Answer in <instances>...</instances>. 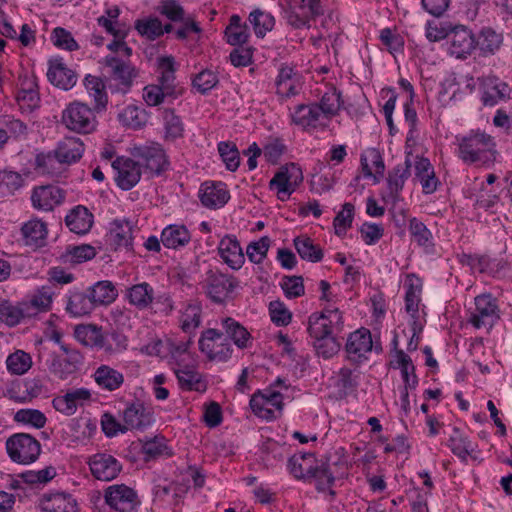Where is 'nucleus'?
I'll return each instance as SVG.
<instances>
[{
	"label": "nucleus",
	"mask_w": 512,
	"mask_h": 512,
	"mask_svg": "<svg viewBox=\"0 0 512 512\" xmlns=\"http://www.w3.org/2000/svg\"><path fill=\"white\" fill-rule=\"evenodd\" d=\"M226 334L231 338L235 345L239 348L247 347L250 340V333L239 322L231 317H227L222 321Z\"/></svg>",
	"instance_id": "obj_43"
},
{
	"label": "nucleus",
	"mask_w": 512,
	"mask_h": 512,
	"mask_svg": "<svg viewBox=\"0 0 512 512\" xmlns=\"http://www.w3.org/2000/svg\"><path fill=\"white\" fill-rule=\"evenodd\" d=\"M281 287L288 298L300 297L305 292L302 276H284Z\"/></svg>",
	"instance_id": "obj_63"
},
{
	"label": "nucleus",
	"mask_w": 512,
	"mask_h": 512,
	"mask_svg": "<svg viewBox=\"0 0 512 512\" xmlns=\"http://www.w3.org/2000/svg\"><path fill=\"white\" fill-rule=\"evenodd\" d=\"M21 89L18 94V100L27 101L29 106H37L40 97L38 93V83L35 75H24L20 77Z\"/></svg>",
	"instance_id": "obj_47"
},
{
	"label": "nucleus",
	"mask_w": 512,
	"mask_h": 512,
	"mask_svg": "<svg viewBox=\"0 0 512 512\" xmlns=\"http://www.w3.org/2000/svg\"><path fill=\"white\" fill-rule=\"evenodd\" d=\"M270 318L277 326H287L292 319V314L281 301H272L269 304Z\"/></svg>",
	"instance_id": "obj_61"
},
{
	"label": "nucleus",
	"mask_w": 512,
	"mask_h": 512,
	"mask_svg": "<svg viewBox=\"0 0 512 512\" xmlns=\"http://www.w3.org/2000/svg\"><path fill=\"white\" fill-rule=\"evenodd\" d=\"M450 53L465 58L475 50L474 34L465 26H456L450 35Z\"/></svg>",
	"instance_id": "obj_19"
},
{
	"label": "nucleus",
	"mask_w": 512,
	"mask_h": 512,
	"mask_svg": "<svg viewBox=\"0 0 512 512\" xmlns=\"http://www.w3.org/2000/svg\"><path fill=\"white\" fill-rule=\"evenodd\" d=\"M249 22L252 25L257 37L263 38L275 25L274 16L259 8L249 14Z\"/></svg>",
	"instance_id": "obj_42"
},
{
	"label": "nucleus",
	"mask_w": 512,
	"mask_h": 512,
	"mask_svg": "<svg viewBox=\"0 0 512 512\" xmlns=\"http://www.w3.org/2000/svg\"><path fill=\"white\" fill-rule=\"evenodd\" d=\"M303 181L301 168L295 164L282 166L269 182L270 189H276L278 199L285 201Z\"/></svg>",
	"instance_id": "obj_7"
},
{
	"label": "nucleus",
	"mask_w": 512,
	"mask_h": 512,
	"mask_svg": "<svg viewBox=\"0 0 512 512\" xmlns=\"http://www.w3.org/2000/svg\"><path fill=\"white\" fill-rule=\"evenodd\" d=\"M239 285L238 280L218 271H208L203 282V288L207 297L214 303H224L230 294Z\"/></svg>",
	"instance_id": "obj_5"
},
{
	"label": "nucleus",
	"mask_w": 512,
	"mask_h": 512,
	"mask_svg": "<svg viewBox=\"0 0 512 512\" xmlns=\"http://www.w3.org/2000/svg\"><path fill=\"white\" fill-rule=\"evenodd\" d=\"M47 77L51 84L64 90L71 89L77 82L76 73L66 67L61 59L50 61Z\"/></svg>",
	"instance_id": "obj_24"
},
{
	"label": "nucleus",
	"mask_w": 512,
	"mask_h": 512,
	"mask_svg": "<svg viewBox=\"0 0 512 512\" xmlns=\"http://www.w3.org/2000/svg\"><path fill=\"white\" fill-rule=\"evenodd\" d=\"M475 50L479 56L489 57L495 55L503 45V34L491 27H483L474 34Z\"/></svg>",
	"instance_id": "obj_16"
},
{
	"label": "nucleus",
	"mask_w": 512,
	"mask_h": 512,
	"mask_svg": "<svg viewBox=\"0 0 512 512\" xmlns=\"http://www.w3.org/2000/svg\"><path fill=\"white\" fill-rule=\"evenodd\" d=\"M14 420L24 424H31L38 429L44 427L47 421L45 415L36 409H20L15 413Z\"/></svg>",
	"instance_id": "obj_58"
},
{
	"label": "nucleus",
	"mask_w": 512,
	"mask_h": 512,
	"mask_svg": "<svg viewBox=\"0 0 512 512\" xmlns=\"http://www.w3.org/2000/svg\"><path fill=\"white\" fill-rule=\"evenodd\" d=\"M91 399V392L87 388H72L64 395L56 396L53 401V407L60 413L71 416L75 414L78 406H83L85 402Z\"/></svg>",
	"instance_id": "obj_12"
},
{
	"label": "nucleus",
	"mask_w": 512,
	"mask_h": 512,
	"mask_svg": "<svg viewBox=\"0 0 512 512\" xmlns=\"http://www.w3.org/2000/svg\"><path fill=\"white\" fill-rule=\"evenodd\" d=\"M94 108L81 101L71 102L62 112V124L69 130L89 134L96 129L97 119Z\"/></svg>",
	"instance_id": "obj_3"
},
{
	"label": "nucleus",
	"mask_w": 512,
	"mask_h": 512,
	"mask_svg": "<svg viewBox=\"0 0 512 512\" xmlns=\"http://www.w3.org/2000/svg\"><path fill=\"white\" fill-rule=\"evenodd\" d=\"M53 292L50 287L43 286L38 290L37 294L32 297L29 304H23L24 308L31 315L36 314L40 311H46L49 309L52 302Z\"/></svg>",
	"instance_id": "obj_50"
},
{
	"label": "nucleus",
	"mask_w": 512,
	"mask_h": 512,
	"mask_svg": "<svg viewBox=\"0 0 512 512\" xmlns=\"http://www.w3.org/2000/svg\"><path fill=\"white\" fill-rule=\"evenodd\" d=\"M163 119L165 123V138L167 140H175L183 135V123L181 119L175 115L172 109L163 111Z\"/></svg>",
	"instance_id": "obj_51"
},
{
	"label": "nucleus",
	"mask_w": 512,
	"mask_h": 512,
	"mask_svg": "<svg viewBox=\"0 0 512 512\" xmlns=\"http://www.w3.org/2000/svg\"><path fill=\"white\" fill-rule=\"evenodd\" d=\"M111 237L117 248L132 246V226L129 221L115 220L111 229Z\"/></svg>",
	"instance_id": "obj_46"
},
{
	"label": "nucleus",
	"mask_w": 512,
	"mask_h": 512,
	"mask_svg": "<svg viewBox=\"0 0 512 512\" xmlns=\"http://www.w3.org/2000/svg\"><path fill=\"white\" fill-rule=\"evenodd\" d=\"M75 338L85 346L88 347H103L104 337L101 329L96 325H77L74 330Z\"/></svg>",
	"instance_id": "obj_37"
},
{
	"label": "nucleus",
	"mask_w": 512,
	"mask_h": 512,
	"mask_svg": "<svg viewBox=\"0 0 512 512\" xmlns=\"http://www.w3.org/2000/svg\"><path fill=\"white\" fill-rule=\"evenodd\" d=\"M218 252L222 260L234 270L240 269L245 262L243 250L234 235H226L221 239Z\"/></svg>",
	"instance_id": "obj_20"
},
{
	"label": "nucleus",
	"mask_w": 512,
	"mask_h": 512,
	"mask_svg": "<svg viewBox=\"0 0 512 512\" xmlns=\"http://www.w3.org/2000/svg\"><path fill=\"white\" fill-rule=\"evenodd\" d=\"M84 152V143L78 137H65L54 151L58 162L72 164L79 161Z\"/></svg>",
	"instance_id": "obj_25"
},
{
	"label": "nucleus",
	"mask_w": 512,
	"mask_h": 512,
	"mask_svg": "<svg viewBox=\"0 0 512 512\" xmlns=\"http://www.w3.org/2000/svg\"><path fill=\"white\" fill-rule=\"evenodd\" d=\"M106 504L118 512H136L139 504L136 492L124 485H112L105 490Z\"/></svg>",
	"instance_id": "obj_9"
},
{
	"label": "nucleus",
	"mask_w": 512,
	"mask_h": 512,
	"mask_svg": "<svg viewBox=\"0 0 512 512\" xmlns=\"http://www.w3.org/2000/svg\"><path fill=\"white\" fill-rule=\"evenodd\" d=\"M87 290L95 307L109 305L115 301L118 296V291L114 284L111 281L106 280L98 281Z\"/></svg>",
	"instance_id": "obj_31"
},
{
	"label": "nucleus",
	"mask_w": 512,
	"mask_h": 512,
	"mask_svg": "<svg viewBox=\"0 0 512 512\" xmlns=\"http://www.w3.org/2000/svg\"><path fill=\"white\" fill-rule=\"evenodd\" d=\"M190 233L185 226L169 225L161 233V242L167 248L177 249L190 241Z\"/></svg>",
	"instance_id": "obj_33"
},
{
	"label": "nucleus",
	"mask_w": 512,
	"mask_h": 512,
	"mask_svg": "<svg viewBox=\"0 0 512 512\" xmlns=\"http://www.w3.org/2000/svg\"><path fill=\"white\" fill-rule=\"evenodd\" d=\"M47 226L44 222L34 219L23 224L21 234L26 245L41 247L47 236Z\"/></svg>",
	"instance_id": "obj_34"
},
{
	"label": "nucleus",
	"mask_w": 512,
	"mask_h": 512,
	"mask_svg": "<svg viewBox=\"0 0 512 512\" xmlns=\"http://www.w3.org/2000/svg\"><path fill=\"white\" fill-rule=\"evenodd\" d=\"M133 155L138 159L140 167L152 175L162 174L170 165L164 149L158 143L135 147Z\"/></svg>",
	"instance_id": "obj_6"
},
{
	"label": "nucleus",
	"mask_w": 512,
	"mask_h": 512,
	"mask_svg": "<svg viewBox=\"0 0 512 512\" xmlns=\"http://www.w3.org/2000/svg\"><path fill=\"white\" fill-rule=\"evenodd\" d=\"M293 242L297 253L303 260L316 263L323 259V250L320 246L315 245L312 239L296 237Z\"/></svg>",
	"instance_id": "obj_41"
},
{
	"label": "nucleus",
	"mask_w": 512,
	"mask_h": 512,
	"mask_svg": "<svg viewBox=\"0 0 512 512\" xmlns=\"http://www.w3.org/2000/svg\"><path fill=\"white\" fill-rule=\"evenodd\" d=\"M448 446L452 453L463 462H466L467 457L474 451L471 441L457 427L453 428V432L448 440Z\"/></svg>",
	"instance_id": "obj_39"
},
{
	"label": "nucleus",
	"mask_w": 512,
	"mask_h": 512,
	"mask_svg": "<svg viewBox=\"0 0 512 512\" xmlns=\"http://www.w3.org/2000/svg\"><path fill=\"white\" fill-rule=\"evenodd\" d=\"M334 386L337 389V397L340 399L346 398L358 386L357 375L354 374L353 370L343 367L337 373Z\"/></svg>",
	"instance_id": "obj_40"
},
{
	"label": "nucleus",
	"mask_w": 512,
	"mask_h": 512,
	"mask_svg": "<svg viewBox=\"0 0 512 512\" xmlns=\"http://www.w3.org/2000/svg\"><path fill=\"white\" fill-rule=\"evenodd\" d=\"M135 28L142 36H146L150 40H155L163 35L162 23L158 18L137 20Z\"/></svg>",
	"instance_id": "obj_57"
},
{
	"label": "nucleus",
	"mask_w": 512,
	"mask_h": 512,
	"mask_svg": "<svg viewBox=\"0 0 512 512\" xmlns=\"http://www.w3.org/2000/svg\"><path fill=\"white\" fill-rule=\"evenodd\" d=\"M372 347L373 342L370 331L361 328L349 335L345 349L350 359L357 360L364 357L367 352H370Z\"/></svg>",
	"instance_id": "obj_23"
},
{
	"label": "nucleus",
	"mask_w": 512,
	"mask_h": 512,
	"mask_svg": "<svg viewBox=\"0 0 512 512\" xmlns=\"http://www.w3.org/2000/svg\"><path fill=\"white\" fill-rule=\"evenodd\" d=\"M93 223V214L83 205H77L65 217V224L70 231L80 235L88 233Z\"/></svg>",
	"instance_id": "obj_26"
},
{
	"label": "nucleus",
	"mask_w": 512,
	"mask_h": 512,
	"mask_svg": "<svg viewBox=\"0 0 512 512\" xmlns=\"http://www.w3.org/2000/svg\"><path fill=\"white\" fill-rule=\"evenodd\" d=\"M201 323V307L196 303L187 305L181 316V328L184 332H190Z\"/></svg>",
	"instance_id": "obj_56"
},
{
	"label": "nucleus",
	"mask_w": 512,
	"mask_h": 512,
	"mask_svg": "<svg viewBox=\"0 0 512 512\" xmlns=\"http://www.w3.org/2000/svg\"><path fill=\"white\" fill-rule=\"evenodd\" d=\"M176 376L180 387L185 390H194L204 392L206 390V383L202 380L201 375L192 369H179L176 371Z\"/></svg>",
	"instance_id": "obj_45"
},
{
	"label": "nucleus",
	"mask_w": 512,
	"mask_h": 512,
	"mask_svg": "<svg viewBox=\"0 0 512 512\" xmlns=\"http://www.w3.org/2000/svg\"><path fill=\"white\" fill-rule=\"evenodd\" d=\"M217 75L211 70H203L193 79V86L201 94H206L213 89L218 83Z\"/></svg>",
	"instance_id": "obj_62"
},
{
	"label": "nucleus",
	"mask_w": 512,
	"mask_h": 512,
	"mask_svg": "<svg viewBox=\"0 0 512 512\" xmlns=\"http://www.w3.org/2000/svg\"><path fill=\"white\" fill-rule=\"evenodd\" d=\"M64 198V191L55 185L36 187L31 195L33 207L43 211H52L64 201Z\"/></svg>",
	"instance_id": "obj_14"
},
{
	"label": "nucleus",
	"mask_w": 512,
	"mask_h": 512,
	"mask_svg": "<svg viewBox=\"0 0 512 512\" xmlns=\"http://www.w3.org/2000/svg\"><path fill=\"white\" fill-rule=\"evenodd\" d=\"M123 422L127 430H143L154 422L153 412L142 402L135 401L124 409Z\"/></svg>",
	"instance_id": "obj_13"
},
{
	"label": "nucleus",
	"mask_w": 512,
	"mask_h": 512,
	"mask_svg": "<svg viewBox=\"0 0 512 512\" xmlns=\"http://www.w3.org/2000/svg\"><path fill=\"white\" fill-rule=\"evenodd\" d=\"M6 450L13 462L30 464L36 461L41 453V445L37 439L27 433H16L6 441Z\"/></svg>",
	"instance_id": "obj_4"
},
{
	"label": "nucleus",
	"mask_w": 512,
	"mask_h": 512,
	"mask_svg": "<svg viewBox=\"0 0 512 512\" xmlns=\"http://www.w3.org/2000/svg\"><path fill=\"white\" fill-rule=\"evenodd\" d=\"M112 167L117 171L115 181L122 190L132 189L141 178V167L137 161L119 157L113 161Z\"/></svg>",
	"instance_id": "obj_11"
},
{
	"label": "nucleus",
	"mask_w": 512,
	"mask_h": 512,
	"mask_svg": "<svg viewBox=\"0 0 512 512\" xmlns=\"http://www.w3.org/2000/svg\"><path fill=\"white\" fill-rule=\"evenodd\" d=\"M481 100L485 106H495L499 101L510 98L511 88L496 77L486 78L482 83Z\"/></svg>",
	"instance_id": "obj_21"
},
{
	"label": "nucleus",
	"mask_w": 512,
	"mask_h": 512,
	"mask_svg": "<svg viewBox=\"0 0 512 512\" xmlns=\"http://www.w3.org/2000/svg\"><path fill=\"white\" fill-rule=\"evenodd\" d=\"M218 152L229 171H236L240 164L239 151L235 144L231 142H220Z\"/></svg>",
	"instance_id": "obj_53"
},
{
	"label": "nucleus",
	"mask_w": 512,
	"mask_h": 512,
	"mask_svg": "<svg viewBox=\"0 0 512 512\" xmlns=\"http://www.w3.org/2000/svg\"><path fill=\"white\" fill-rule=\"evenodd\" d=\"M94 380L99 387L108 391H115L124 382V376L116 369L107 366H99L94 373Z\"/></svg>",
	"instance_id": "obj_30"
},
{
	"label": "nucleus",
	"mask_w": 512,
	"mask_h": 512,
	"mask_svg": "<svg viewBox=\"0 0 512 512\" xmlns=\"http://www.w3.org/2000/svg\"><path fill=\"white\" fill-rule=\"evenodd\" d=\"M86 92L93 99V107L96 111L103 112L107 108L108 95L104 81L97 76L88 74L83 81Z\"/></svg>",
	"instance_id": "obj_29"
},
{
	"label": "nucleus",
	"mask_w": 512,
	"mask_h": 512,
	"mask_svg": "<svg viewBox=\"0 0 512 512\" xmlns=\"http://www.w3.org/2000/svg\"><path fill=\"white\" fill-rule=\"evenodd\" d=\"M271 240L268 236L261 237L258 241L251 242L246 248L248 259L255 264H260L267 256Z\"/></svg>",
	"instance_id": "obj_55"
},
{
	"label": "nucleus",
	"mask_w": 512,
	"mask_h": 512,
	"mask_svg": "<svg viewBox=\"0 0 512 512\" xmlns=\"http://www.w3.org/2000/svg\"><path fill=\"white\" fill-rule=\"evenodd\" d=\"M411 160L406 157L403 163L396 165L388 174L387 182L390 194L396 198L410 177Z\"/></svg>",
	"instance_id": "obj_32"
},
{
	"label": "nucleus",
	"mask_w": 512,
	"mask_h": 512,
	"mask_svg": "<svg viewBox=\"0 0 512 512\" xmlns=\"http://www.w3.org/2000/svg\"><path fill=\"white\" fill-rule=\"evenodd\" d=\"M6 365L7 369L11 373L22 375L30 369L32 360L28 353H25L24 351H17L8 356Z\"/></svg>",
	"instance_id": "obj_52"
},
{
	"label": "nucleus",
	"mask_w": 512,
	"mask_h": 512,
	"mask_svg": "<svg viewBox=\"0 0 512 512\" xmlns=\"http://www.w3.org/2000/svg\"><path fill=\"white\" fill-rule=\"evenodd\" d=\"M40 507L45 512H77V502L71 494L56 492L43 495Z\"/></svg>",
	"instance_id": "obj_27"
},
{
	"label": "nucleus",
	"mask_w": 512,
	"mask_h": 512,
	"mask_svg": "<svg viewBox=\"0 0 512 512\" xmlns=\"http://www.w3.org/2000/svg\"><path fill=\"white\" fill-rule=\"evenodd\" d=\"M500 319V309L497 299L491 294L475 297V311L469 317V323L475 328H491Z\"/></svg>",
	"instance_id": "obj_8"
},
{
	"label": "nucleus",
	"mask_w": 512,
	"mask_h": 512,
	"mask_svg": "<svg viewBox=\"0 0 512 512\" xmlns=\"http://www.w3.org/2000/svg\"><path fill=\"white\" fill-rule=\"evenodd\" d=\"M421 291L422 285L420 280L416 277H409L405 293V309L408 313H411L412 317H415L418 313Z\"/></svg>",
	"instance_id": "obj_49"
},
{
	"label": "nucleus",
	"mask_w": 512,
	"mask_h": 512,
	"mask_svg": "<svg viewBox=\"0 0 512 512\" xmlns=\"http://www.w3.org/2000/svg\"><path fill=\"white\" fill-rule=\"evenodd\" d=\"M51 40L56 47L61 49L74 51L79 48L72 34L62 27H56L53 29Z\"/></svg>",
	"instance_id": "obj_59"
},
{
	"label": "nucleus",
	"mask_w": 512,
	"mask_h": 512,
	"mask_svg": "<svg viewBox=\"0 0 512 512\" xmlns=\"http://www.w3.org/2000/svg\"><path fill=\"white\" fill-rule=\"evenodd\" d=\"M458 141V157L464 163L488 165L495 161V143L493 138L485 132L472 130Z\"/></svg>",
	"instance_id": "obj_2"
},
{
	"label": "nucleus",
	"mask_w": 512,
	"mask_h": 512,
	"mask_svg": "<svg viewBox=\"0 0 512 512\" xmlns=\"http://www.w3.org/2000/svg\"><path fill=\"white\" fill-rule=\"evenodd\" d=\"M290 473L298 480L310 479L317 476L319 464L313 453L295 454L288 459Z\"/></svg>",
	"instance_id": "obj_18"
},
{
	"label": "nucleus",
	"mask_w": 512,
	"mask_h": 512,
	"mask_svg": "<svg viewBox=\"0 0 512 512\" xmlns=\"http://www.w3.org/2000/svg\"><path fill=\"white\" fill-rule=\"evenodd\" d=\"M45 365L51 373L58 376L61 379L66 378L67 373H71L72 370L68 369L65 360L58 356L56 353L51 352L45 359Z\"/></svg>",
	"instance_id": "obj_64"
},
{
	"label": "nucleus",
	"mask_w": 512,
	"mask_h": 512,
	"mask_svg": "<svg viewBox=\"0 0 512 512\" xmlns=\"http://www.w3.org/2000/svg\"><path fill=\"white\" fill-rule=\"evenodd\" d=\"M199 197L201 203L210 209L221 208L230 199L226 185L222 182L203 183L199 191Z\"/></svg>",
	"instance_id": "obj_17"
},
{
	"label": "nucleus",
	"mask_w": 512,
	"mask_h": 512,
	"mask_svg": "<svg viewBox=\"0 0 512 512\" xmlns=\"http://www.w3.org/2000/svg\"><path fill=\"white\" fill-rule=\"evenodd\" d=\"M25 316H31L24 306L18 307L12 305L8 300L0 299V321L8 326H15L20 323Z\"/></svg>",
	"instance_id": "obj_44"
},
{
	"label": "nucleus",
	"mask_w": 512,
	"mask_h": 512,
	"mask_svg": "<svg viewBox=\"0 0 512 512\" xmlns=\"http://www.w3.org/2000/svg\"><path fill=\"white\" fill-rule=\"evenodd\" d=\"M344 321L338 308H325L321 313H313L308 321V333L318 356L329 359L338 353L340 343L335 333L341 332Z\"/></svg>",
	"instance_id": "obj_1"
},
{
	"label": "nucleus",
	"mask_w": 512,
	"mask_h": 512,
	"mask_svg": "<svg viewBox=\"0 0 512 512\" xmlns=\"http://www.w3.org/2000/svg\"><path fill=\"white\" fill-rule=\"evenodd\" d=\"M104 65L109 68L110 77L119 82L116 89H113L112 85L109 86L110 89L123 94L127 93L133 85V80L137 77L135 67L116 56H106Z\"/></svg>",
	"instance_id": "obj_10"
},
{
	"label": "nucleus",
	"mask_w": 512,
	"mask_h": 512,
	"mask_svg": "<svg viewBox=\"0 0 512 512\" xmlns=\"http://www.w3.org/2000/svg\"><path fill=\"white\" fill-rule=\"evenodd\" d=\"M341 94L335 88L324 93L316 107L319 108L321 114L330 119L337 114L340 109Z\"/></svg>",
	"instance_id": "obj_48"
},
{
	"label": "nucleus",
	"mask_w": 512,
	"mask_h": 512,
	"mask_svg": "<svg viewBox=\"0 0 512 512\" xmlns=\"http://www.w3.org/2000/svg\"><path fill=\"white\" fill-rule=\"evenodd\" d=\"M158 71L160 73L158 85L164 89L168 96L177 98L181 91L177 90L174 57L163 56L158 58Z\"/></svg>",
	"instance_id": "obj_22"
},
{
	"label": "nucleus",
	"mask_w": 512,
	"mask_h": 512,
	"mask_svg": "<svg viewBox=\"0 0 512 512\" xmlns=\"http://www.w3.org/2000/svg\"><path fill=\"white\" fill-rule=\"evenodd\" d=\"M129 303L140 310L147 309L154 301V290L147 283L133 285L127 291Z\"/></svg>",
	"instance_id": "obj_35"
},
{
	"label": "nucleus",
	"mask_w": 512,
	"mask_h": 512,
	"mask_svg": "<svg viewBox=\"0 0 512 512\" xmlns=\"http://www.w3.org/2000/svg\"><path fill=\"white\" fill-rule=\"evenodd\" d=\"M92 475L102 481H111L120 473L122 466L119 461L108 454H96L89 462Z\"/></svg>",
	"instance_id": "obj_15"
},
{
	"label": "nucleus",
	"mask_w": 512,
	"mask_h": 512,
	"mask_svg": "<svg viewBox=\"0 0 512 512\" xmlns=\"http://www.w3.org/2000/svg\"><path fill=\"white\" fill-rule=\"evenodd\" d=\"M409 231L418 245L427 246L431 243L432 233L419 219L414 217L409 220Z\"/></svg>",
	"instance_id": "obj_60"
},
{
	"label": "nucleus",
	"mask_w": 512,
	"mask_h": 512,
	"mask_svg": "<svg viewBox=\"0 0 512 512\" xmlns=\"http://www.w3.org/2000/svg\"><path fill=\"white\" fill-rule=\"evenodd\" d=\"M95 305L87 291L71 290L68 295L66 311L73 317H83L92 313Z\"/></svg>",
	"instance_id": "obj_28"
},
{
	"label": "nucleus",
	"mask_w": 512,
	"mask_h": 512,
	"mask_svg": "<svg viewBox=\"0 0 512 512\" xmlns=\"http://www.w3.org/2000/svg\"><path fill=\"white\" fill-rule=\"evenodd\" d=\"M342 208V211L338 212L333 220L337 236H343L346 233V230L351 227L354 217V205L352 203L346 202Z\"/></svg>",
	"instance_id": "obj_54"
},
{
	"label": "nucleus",
	"mask_w": 512,
	"mask_h": 512,
	"mask_svg": "<svg viewBox=\"0 0 512 512\" xmlns=\"http://www.w3.org/2000/svg\"><path fill=\"white\" fill-rule=\"evenodd\" d=\"M321 113L319 108L316 107V103L305 105L299 104L295 107L292 114V120L296 125L306 127H315L318 122Z\"/></svg>",
	"instance_id": "obj_38"
},
{
	"label": "nucleus",
	"mask_w": 512,
	"mask_h": 512,
	"mask_svg": "<svg viewBox=\"0 0 512 512\" xmlns=\"http://www.w3.org/2000/svg\"><path fill=\"white\" fill-rule=\"evenodd\" d=\"M337 462H332V457L325 456L319 463V468L317 469V476H312L316 480V490L318 492H324L335 482V471L333 466H337Z\"/></svg>",
	"instance_id": "obj_36"
}]
</instances>
